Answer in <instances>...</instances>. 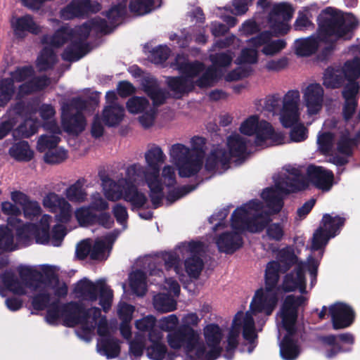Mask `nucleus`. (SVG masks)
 <instances>
[{"mask_svg": "<svg viewBox=\"0 0 360 360\" xmlns=\"http://www.w3.org/2000/svg\"><path fill=\"white\" fill-rule=\"evenodd\" d=\"M333 326L335 329L344 328L349 326L353 321L354 312L345 304L336 303L330 307Z\"/></svg>", "mask_w": 360, "mask_h": 360, "instance_id": "c85d7f7f", "label": "nucleus"}, {"mask_svg": "<svg viewBox=\"0 0 360 360\" xmlns=\"http://www.w3.org/2000/svg\"><path fill=\"white\" fill-rule=\"evenodd\" d=\"M14 94V86L11 79L0 81V107H4Z\"/></svg>", "mask_w": 360, "mask_h": 360, "instance_id": "3c124183", "label": "nucleus"}, {"mask_svg": "<svg viewBox=\"0 0 360 360\" xmlns=\"http://www.w3.org/2000/svg\"><path fill=\"white\" fill-rule=\"evenodd\" d=\"M11 24L15 34L19 37H22L25 31L33 34H38L41 31L40 27L28 15L13 20Z\"/></svg>", "mask_w": 360, "mask_h": 360, "instance_id": "2f4dec72", "label": "nucleus"}, {"mask_svg": "<svg viewBox=\"0 0 360 360\" xmlns=\"http://www.w3.org/2000/svg\"><path fill=\"white\" fill-rule=\"evenodd\" d=\"M280 265L279 272L286 270L291 264L295 267L292 271L285 275L282 283L284 291L298 290L301 293L305 292L306 281L304 272L308 271L310 276V285L313 287L316 281L317 270L319 262L312 257H309L307 263L298 262L297 257L288 250L280 252L279 261H275Z\"/></svg>", "mask_w": 360, "mask_h": 360, "instance_id": "ddd939ff", "label": "nucleus"}, {"mask_svg": "<svg viewBox=\"0 0 360 360\" xmlns=\"http://www.w3.org/2000/svg\"><path fill=\"white\" fill-rule=\"evenodd\" d=\"M39 112L41 118L46 122L44 128L53 127L54 133H59L60 128L56 125L53 120L55 115V110L53 106L49 104H43L39 108Z\"/></svg>", "mask_w": 360, "mask_h": 360, "instance_id": "a18cd8bd", "label": "nucleus"}, {"mask_svg": "<svg viewBox=\"0 0 360 360\" xmlns=\"http://www.w3.org/2000/svg\"><path fill=\"white\" fill-rule=\"evenodd\" d=\"M280 265L276 262L268 263L265 273V287L257 290L248 311H238L233 319L227 338L226 349L231 352L238 345L242 330L244 339L251 345L257 338L267 319L276 307L279 288L277 283Z\"/></svg>", "mask_w": 360, "mask_h": 360, "instance_id": "7ed1b4c3", "label": "nucleus"}, {"mask_svg": "<svg viewBox=\"0 0 360 360\" xmlns=\"http://www.w3.org/2000/svg\"><path fill=\"white\" fill-rule=\"evenodd\" d=\"M13 235L8 226L0 227V254L6 251H12L16 248Z\"/></svg>", "mask_w": 360, "mask_h": 360, "instance_id": "c03bdc74", "label": "nucleus"}, {"mask_svg": "<svg viewBox=\"0 0 360 360\" xmlns=\"http://www.w3.org/2000/svg\"><path fill=\"white\" fill-rule=\"evenodd\" d=\"M8 153L11 157L19 162H28L34 157V151L25 141L13 144L10 148Z\"/></svg>", "mask_w": 360, "mask_h": 360, "instance_id": "f704fd0d", "label": "nucleus"}, {"mask_svg": "<svg viewBox=\"0 0 360 360\" xmlns=\"http://www.w3.org/2000/svg\"><path fill=\"white\" fill-rule=\"evenodd\" d=\"M86 108L81 99H75L70 105L62 107V124L65 131L72 134L82 132L86 126V121L81 112Z\"/></svg>", "mask_w": 360, "mask_h": 360, "instance_id": "5701e85b", "label": "nucleus"}, {"mask_svg": "<svg viewBox=\"0 0 360 360\" xmlns=\"http://www.w3.org/2000/svg\"><path fill=\"white\" fill-rule=\"evenodd\" d=\"M344 82L342 74L340 70L328 69L323 76V85L327 88L340 87Z\"/></svg>", "mask_w": 360, "mask_h": 360, "instance_id": "49530a36", "label": "nucleus"}, {"mask_svg": "<svg viewBox=\"0 0 360 360\" xmlns=\"http://www.w3.org/2000/svg\"><path fill=\"white\" fill-rule=\"evenodd\" d=\"M166 158L161 147L153 144L148 146L144 153L146 166L134 163L126 168L128 179H143L146 184L154 207L162 205L165 198L171 204L193 189L186 186L174 188L176 182L175 168L170 165H165L160 168Z\"/></svg>", "mask_w": 360, "mask_h": 360, "instance_id": "20e7f679", "label": "nucleus"}, {"mask_svg": "<svg viewBox=\"0 0 360 360\" xmlns=\"http://www.w3.org/2000/svg\"><path fill=\"white\" fill-rule=\"evenodd\" d=\"M359 86L357 82L348 84L343 92V96L345 99V103L343 107V116L345 120L342 122V128L344 129L348 122V120L353 115L356 108V101L355 96L358 94Z\"/></svg>", "mask_w": 360, "mask_h": 360, "instance_id": "7c9ffc66", "label": "nucleus"}, {"mask_svg": "<svg viewBox=\"0 0 360 360\" xmlns=\"http://www.w3.org/2000/svg\"><path fill=\"white\" fill-rule=\"evenodd\" d=\"M318 149L323 154H328L334 146L335 138L333 134L327 131H321L317 135Z\"/></svg>", "mask_w": 360, "mask_h": 360, "instance_id": "37998d69", "label": "nucleus"}, {"mask_svg": "<svg viewBox=\"0 0 360 360\" xmlns=\"http://www.w3.org/2000/svg\"><path fill=\"white\" fill-rule=\"evenodd\" d=\"M274 187L267 188L262 193L268 210L258 200H251L235 210L231 217V228L234 231L224 232L216 240L220 252L229 254L239 249L243 245L240 232L263 230L270 221V215L281 210L283 195L302 190L307 186L300 169L292 166L284 167L274 177Z\"/></svg>", "mask_w": 360, "mask_h": 360, "instance_id": "f03ea898", "label": "nucleus"}, {"mask_svg": "<svg viewBox=\"0 0 360 360\" xmlns=\"http://www.w3.org/2000/svg\"><path fill=\"white\" fill-rule=\"evenodd\" d=\"M75 217L81 226H87L96 221V216L88 207H81L75 212Z\"/></svg>", "mask_w": 360, "mask_h": 360, "instance_id": "603ef678", "label": "nucleus"}, {"mask_svg": "<svg viewBox=\"0 0 360 360\" xmlns=\"http://www.w3.org/2000/svg\"><path fill=\"white\" fill-rule=\"evenodd\" d=\"M1 279L4 285L15 294L35 292L37 295L33 298L32 305L36 309H47L46 320L49 324L56 325L63 321L67 326H79L82 331H77V335L86 341L91 339L97 326L100 336L97 352L108 359L119 355L118 341L112 337L105 317L101 316L98 308L93 306L98 300L104 311L111 307L113 292L104 279L95 283L86 278L80 280L75 284L73 291L79 303L70 302L62 307L58 305V298L67 294L68 288L53 274L43 276L35 274L30 267H20L19 278L6 274Z\"/></svg>", "mask_w": 360, "mask_h": 360, "instance_id": "f257e3e1", "label": "nucleus"}, {"mask_svg": "<svg viewBox=\"0 0 360 360\" xmlns=\"http://www.w3.org/2000/svg\"><path fill=\"white\" fill-rule=\"evenodd\" d=\"M141 84L144 91L153 100V105H151L144 97L133 96L127 101L126 107L129 112L134 115L139 114L140 124L144 128H148L154 124L155 119V105L162 104L167 98V94L159 87L157 80L152 76L143 77Z\"/></svg>", "mask_w": 360, "mask_h": 360, "instance_id": "4468645a", "label": "nucleus"}, {"mask_svg": "<svg viewBox=\"0 0 360 360\" xmlns=\"http://www.w3.org/2000/svg\"><path fill=\"white\" fill-rule=\"evenodd\" d=\"M65 198L55 193H49L43 199V205L52 212H56L58 207Z\"/></svg>", "mask_w": 360, "mask_h": 360, "instance_id": "5fc2aeb1", "label": "nucleus"}, {"mask_svg": "<svg viewBox=\"0 0 360 360\" xmlns=\"http://www.w3.org/2000/svg\"><path fill=\"white\" fill-rule=\"evenodd\" d=\"M249 141L238 133H233L226 138L225 146L214 147L207 155L205 167L212 174H221L226 171L233 162L240 164L248 156Z\"/></svg>", "mask_w": 360, "mask_h": 360, "instance_id": "f8f14e48", "label": "nucleus"}, {"mask_svg": "<svg viewBox=\"0 0 360 360\" xmlns=\"http://www.w3.org/2000/svg\"><path fill=\"white\" fill-rule=\"evenodd\" d=\"M84 184L85 180L80 179L71 184L64 192L65 197L73 202H82L85 201L87 193L84 188Z\"/></svg>", "mask_w": 360, "mask_h": 360, "instance_id": "c9c22d12", "label": "nucleus"}, {"mask_svg": "<svg viewBox=\"0 0 360 360\" xmlns=\"http://www.w3.org/2000/svg\"><path fill=\"white\" fill-rule=\"evenodd\" d=\"M129 285L133 292L143 296L146 291V276L141 271H135L129 275Z\"/></svg>", "mask_w": 360, "mask_h": 360, "instance_id": "ea45409f", "label": "nucleus"}, {"mask_svg": "<svg viewBox=\"0 0 360 360\" xmlns=\"http://www.w3.org/2000/svg\"><path fill=\"white\" fill-rule=\"evenodd\" d=\"M284 227L279 223H273L266 226V236L269 240H281L284 236Z\"/></svg>", "mask_w": 360, "mask_h": 360, "instance_id": "6e6d98bb", "label": "nucleus"}, {"mask_svg": "<svg viewBox=\"0 0 360 360\" xmlns=\"http://www.w3.org/2000/svg\"><path fill=\"white\" fill-rule=\"evenodd\" d=\"M200 320L201 319L195 313L190 312L184 314L181 319L182 326L178 328L177 330L172 333H169L167 335V340L170 347L173 349H180L181 347H175L172 345L171 338L178 333L184 334L189 329H193V327L197 326L200 322Z\"/></svg>", "mask_w": 360, "mask_h": 360, "instance_id": "72a5a7b5", "label": "nucleus"}, {"mask_svg": "<svg viewBox=\"0 0 360 360\" xmlns=\"http://www.w3.org/2000/svg\"><path fill=\"white\" fill-rule=\"evenodd\" d=\"M344 222L345 219L340 217L324 214L320 227L314 233L311 249L316 250L326 246L329 239L337 235Z\"/></svg>", "mask_w": 360, "mask_h": 360, "instance_id": "b1692460", "label": "nucleus"}, {"mask_svg": "<svg viewBox=\"0 0 360 360\" xmlns=\"http://www.w3.org/2000/svg\"><path fill=\"white\" fill-rule=\"evenodd\" d=\"M135 326L139 331L146 333L148 334V339L150 338V335L152 333H162L156 328L158 326L157 320L152 315H148L136 320Z\"/></svg>", "mask_w": 360, "mask_h": 360, "instance_id": "a19ab883", "label": "nucleus"}, {"mask_svg": "<svg viewBox=\"0 0 360 360\" xmlns=\"http://www.w3.org/2000/svg\"><path fill=\"white\" fill-rule=\"evenodd\" d=\"M357 25L358 21L352 14L342 15L328 8L319 15L316 35L295 41V53L300 56H308L323 45L324 49H328L338 39H350L352 30Z\"/></svg>", "mask_w": 360, "mask_h": 360, "instance_id": "39448f33", "label": "nucleus"}, {"mask_svg": "<svg viewBox=\"0 0 360 360\" xmlns=\"http://www.w3.org/2000/svg\"><path fill=\"white\" fill-rule=\"evenodd\" d=\"M205 143L203 138L197 136L191 140V148L181 143H176L170 146L169 158L176 166L180 176L190 177L201 169Z\"/></svg>", "mask_w": 360, "mask_h": 360, "instance_id": "2eb2a0df", "label": "nucleus"}, {"mask_svg": "<svg viewBox=\"0 0 360 360\" xmlns=\"http://www.w3.org/2000/svg\"><path fill=\"white\" fill-rule=\"evenodd\" d=\"M118 233L117 231L111 233L103 239H97L94 244L90 239L84 240L77 246L76 254L77 257L84 259L89 255L92 259H105Z\"/></svg>", "mask_w": 360, "mask_h": 360, "instance_id": "aec40b11", "label": "nucleus"}, {"mask_svg": "<svg viewBox=\"0 0 360 360\" xmlns=\"http://www.w3.org/2000/svg\"><path fill=\"white\" fill-rule=\"evenodd\" d=\"M33 70L31 67H25L17 69L11 73V79L13 84L20 82H25L19 88V96L30 94L43 88L49 84V80L46 77L32 78Z\"/></svg>", "mask_w": 360, "mask_h": 360, "instance_id": "393cba45", "label": "nucleus"}, {"mask_svg": "<svg viewBox=\"0 0 360 360\" xmlns=\"http://www.w3.org/2000/svg\"><path fill=\"white\" fill-rule=\"evenodd\" d=\"M163 289L168 291L169 295L178 296L180 292V285L174 278H168L165 281Z\"/></svg>", "mask_w": 360, "mask_h": 360, "instance_id": "338daca9", "label": "nucleus"}, {"mask_svg": "<svg viewBox=\"0 0 360 360\" xmlns=\"http://www.w3.org/2000/svg\"><path fill=\"white\" fill-rule=\"evenodd\" d=\"M307 177L314 186L323 191H329L333 184V172L320 166H309Z\"/></svg>", "mask_w": 360, "mask_h": 360, "instance_id": "cd10ccee", "label": "nucleus"}, {"mask_svg": "<svg viewBox=\"0 0 360 360\" xmlns=\"http://www.w3.org/2000/svg\"><path fill=\"white\" fill-rule=\"evenodd\" d=\"M112 213L116 218L117 221L122 224L123 226V229H125L127 227L126 222L128 218L126 207L121 204H117L112 208Z\"/></svg>", "mask_w": 360, "mask_h": 360, "instance_id": "680f3d73", "label": "nucleus"}, {"mask_svg": "<svg viewBox=\"0 0 360 360\" xmlns=\"http://www.w3.org/2000/svg\"><path fill=\"white\" fill-rule=\"evenodd\" d=\"M293 10L287 4L274 6L269 15L270 27L276 34H283L289 30L288 21L292 18Z\"/></svg>", "mask_w": 360, "mask_h": 360, "instance_id": "a878e982", "label": "nucleus"}, {"mask_svg": "<svg viewBox=\"0 0 360 360\" xmlns=\"http://www.w3.org/2000/svg\"><path fill=\"white\" fill-rule=\"evenodd\" d=\"M302 101L305 108L304 115L309 118H315L322 112L325 103V91L317 82L309 83L301 89Z\"/></svg>", "mask_w": 360, "mask_h": 360, "instance_id": "412c9836", "label": "nucleus"}, {"mask_svg": "<svg viewBox=\"0 0 360 360\" xmlns=\"http://www.w3.org/2000/svg\"><path fill=\"white\" fill-rule=\"evenodd\" d=\"M288 58L283 57L276 60H269L265 64V68L269 71H279L288 65Z\"/></svg>", "mask_w": 360, "mask_h": 360, "instance_id": "0e129e2a", "label": "nucleus"}, {"mask_svg": "<svg viewBox=\"0 0 360 360\" xmlns=\"http://www.w3.org/2000/svg\"><path fill=\"white\" fill-rule=\"evenodd\" d=\"M305 302L302 296H287L277 314L278 337L283 335L280 343V354L284 360H295L300 353L298 344L292 338L295 332L297 309Z\"/></svg>", "mask_w": 360, "mask_h": 360, "instance_id": "9b49d317", "label": "nucleus"}, {"mask_svg": "<svg viewBox=\"0 0 360 360\" xmlns=\"http://www.w3.org/2000/svg\"><path fill=\"white\" fill-rule=\"evenodd\" d=\"M258 49L250 45L249 40L248 46L242 49L240 55L236 59V63L239 65L256 63L258 59Z\"/></svg>", "mask_w": 360, "mask_h": 360, "instance_id": "de8ad7c7", "label": "nucleus"}, {"mask_svg": "<svg viewBox=\"0 0 360 360\" xmlns=\"http://www.w3.org/2000/svg\"><path fill=\"white\" fill-rule=\"evenodd\" d=\"M39 126V122L37 120H34L32 117H30L19 126L17 131L22 136L28 138L37 132Z\"/></svg>", "mask_w": 360, "mask_h": 360, "instance_id": "864d4df0", "label": "nucleus"}, {"mask_svg": "<svg viewBox=\"0 0 360 360\" xmlns=\"http://www.w3.org/2000/svg\"><path fill=\"white\" fill-rule=\"evenodd\" d=\"M46 131H49V134L42 135L39 137L37 142V148L41 152H45L49 150L51 148H55L60 141V138L58 136V134H60V131L59 133H54L53 127L51 129L45 128Z\"/></svg>", "mask_w": 360, "mask_h": 360, "instance_id": "4c0bfd02", "label": "nucleus"}, {"mask_svg": "<svg viewBox=\"0 0 360 360\" xmlns=\"http://www.w3.org/2000/svg\"><path fill=\"white\" fill-rule=\"evenodd\" d=\"M91 207L98 211H102L108 208V203L101 197L98 193L91 195Z\"/></svg>", "mask_w": 360, "mask_h": 360, "instance_id": "69168bd1", "label": "nucleus"}, {"mask_svg": "<svg viewBox=\"0 0 360 360\" xmlns=\"http://www.w3.org/2000/svg\"><path fill=\"white\" fill-rule=\"evenodd\" d=\"M238 129L241 134L252 136L254 144L258 147L278 146L285 141L283 133L275 129L270 122L257 115H251L244 119Z\"/></svg>", "mask_w": 360, "mask_h": 360, "instance_id": "dca6fc26", "label": "nucleus"}, {"mask_svg": "<svg viewBox=\"0 0 360 360\" xmlns=\"http://www.w3.org/2000/svg\"><path fill=\"white\" fill-rule=\"evenodd\" d=\"M100 9L98 4L91 5L89 0H74L60 11V15L62 18L68 20L87 11L97 12Z\"/></svg>", "mask_w": 360, "mask_h": 360, "instance_id": "c756f323", "label": "nucleus"}, {"mask_svg": "<svg viewBox=\"0 0 360 360\" xmlns=\"http://www.w3.org/2000/svg\"><path fill=\"white\" fill-rule=\"evenodd\" d=\"M233 56L231 52L210 55L212 65L199 77L200 73L204 70V65L200 62L190 63L184 55H177L172 66L178 70L181 76L169 78L168 85L176 94L190 91L195 85L200 87L210 86L217 78L222 75L223 70L231 64Z\"/></svg>", "mask_w": 360, "mask_h": 360, "instance_id": "423d86ee", "label": "nucleus"}, {"mask_svg": "<svg viewBox=\"0 0 360 360\" xmlns=\"http://www.w3.org/2000/svg\"><path fill=\"white\" fill-rule=\"evenodd\" d=\"M124 117V109L119 104L106 105L103 111V119L105 124L114 127L119 124Z\"/></svg>", "mask_w": 360, "mask_h": 360, "instance_id": "473e14b6", "label": "nucleus"}, {"mask_svg": "<svg viewBox=\"0 0 360 360\" xmlns=\"http://www.w3.org/2000/svg\"><path fill=\"white\" fill-rule=\"evenodd\" d=\"M58 213L56 215V219L62 223L68 222L72 214L71 205L64 199L58 207Z\"/></svg>", "mask_w": 360, "mask_h": 360, "instance_id": "4d7b16f0", "label": "nucleus"}, {"mask_svg": "<svg viewBox=\"0 0 360 360\" xmlns=\"http://www.w3.org/2000/svg\"><path fill=\"white\" fill-rule=\"evenodd\" d=\"M229 330L230 329L228 333ZM228 335L229 334L226 339ZM203 337L205 345L201 341L198 330L189 329L186 333L173 335L171 343L175 347H184L186 352L184 360H215L221 355L224 344V357L227 359H232L237 347L231 352L227 351V340L226 342L223 341L224 330L217 324L210 323L205 326L203 328Z\"/></svg>", "mask_w": 360, "mask_h": 360, "instance_id": "6e6552de", "label": "nucleus"}, {"mask_svg": "<svg viewBox=\"0 0 360 360\" xmlns=\"http://www.w3.org/2000/svg\"><path fill=\"white\" fill-rule=\"evenodd\" d=\"M205 248L200 242L184 243L174 252H164L161 259L167 270L174 269L179 280L183 281L186 275L197 278L203 268L201 259Z\"/></svg>", "mask_w": 360, "mask_h": 360, "instance_id": "9d476101", "label": "nucleus"}, {"mask_svg": "<svg viewBox=\"0 0 360 360\" xmlns=\"http://www.w3.org/2000/svg\"><path fill=\"white\" fill-rule=\"evenodd\" d=\"M250 45L261 49V52L266 56H273L279 53L286 46L283 39L274 38L269 32H264L259 36L250 39Z\"/></svg>", "mask_w": 360, "mask_h": 360, "instance_id": "bb28decb", "label": "nucleus"}, {"mask_svg": "<svg viewBox=\"0 0 360 360\" xmlns=\"http://www.w3.org/2000/svg\"><path fill=\"white\" fill-rule=\"evenodd\" d=\"M1 207L4 214L10 216L8 219V224L16 229L19 245H28L34 239L36 243L40 244L50 243L56 247L60 245L65 235V229L62 225H56L51 234L49 226L51 217L50 215L44 214L37 226L30 224L21 226V221L17 219V217L21 214L20 207L14 202L4 201L1 204Z\"/></svg>", "mask_w": 360, "mask_h": 360, "instance_id": "1a4fd4ad", "label": "nucleus"}, {"mask_svg": "<svg viewBox=\"0 0 360 360\" xmlns=\"http://www.w3.org/2000/svg\"><path fill=\"white\" fill-rule=\"evenodd\" d=\"M323 127L325 130H336L337 150L341 154L350 155L354 146L360 141V130L353 136L350 132V129L352 127L351 123H347L343 129L342 122H340L335 117H330L325 120Z\"/></svg>", "mask_w": 360, "mask_h": 360, "instance_id": "4be33fe9", "label": "nucleus"}, {"mask_svg": "<svg viewBox=\"0 0 360 360\" xmlns=\"http://www.w3.org/2000/svg\"><path fill=\"white\" fill-rule=\"evenodd\" d=\"M179 323V320L176 314H170L157 321V326L160 329L159 330L167 332L169 334L178 330L176 328Z\"/></svg>", "mask_w": 360, "mask_h": 360, "instance_id": "09e8293b", "label": "nucleus"}, {"mask_svg": "<svg viewBox=\"0 0 360 360\" xmlns=\"http://www.w3.org/2000/svg\"><path fill=\"white\" fill-rule=\"evenodd\" d=\"M126 10V1L123 4L112 7L107 13V18L110 23L115 24L124 14Z\"/></svg>", "mask_w": 360, "mask_h": 360, "instance_id": "bf43d9fd", "label": "nucleus"}, {"mask_svg": "<svg viewBox=\"0 0 360 360\" xmlns=\"http://www.w3.org/2000/svg\"><path fill=\"white\" fill-rule=\"evenodd\" d=\"M138 180H129L125 174L124 178L120 179L117 182L105 177L102 179V186L105 196L112 201L120 199L129 202L134 207L139 208L145 206L148 202L146 195L138 191L134 184Z\"/></svg>", "mask_w": 360, "mask_h": 360, "instance_id": "a211bd4d", "label": "nucleus"}, {"mask_svg": "<svg viewBox=\"0 0 360 360\" xmlns=\"http://www.w3.org/2000/svg\"><path fill=\"white\" fill-rule=\"evenodd\" d=\"M340 71L349 82V84L356 82L354 80L360 76V58L355 57L353 60L347 61Z\"/></svg>", "mask_w": 360, "mask_h": 360, "instance_id": "58836bf2", "label": "nucleus"}, {"mask_svg": "<svg viewBox=\"0 0 360 360\" xmlns=\"http://www.w3.org/2000/svg\"><path fill=\"white\" fill-rule=\"evenodd\" d=\"M293 126L295 127L291 129L290 133V140L293 142L304 141L307 138V129L304 124L300 122V120L292 127Z\"/></svg>", "mask_w": 360, "mask_h": 360, "instance_id": "13d9d810", "label": "nucleus"}, {"mask_svg": "<svg viewBox=\"0 0 360 360\" xmlns=\"http://www.w3.org/2000/svg\"><path fill=\"white\" fill-rule=\"evenodd\" d=\"M300 91L290 90L283 97L278 94L266 97L263 108L273 115H278L281 124L284 127L289 128L300 120Z\"/></svg>", "mask_w": 360, "mask_h": 360, "instance_id": "f3484780", "label": "nucleus"}, {"mask_svg": "<svg viewBox=\"0 0 360 360\" xmlns=\"http://www.w3.org/2000/svg\"><path fill=\"white\" fill-rule=\"evenodd\" d=\"M67 158V151L63 148H56V146L46 150L44 160L49 164H58L66 160Z\"/></svg>", "mask_w": 360, "mask_h": 360, "instance_id": "8fccbe9b", "label": "nucleus"}, {"mask_svg": "<svg viewBox=\"0 0 360 360\" xmlns=\"http://www.w3.org/2000/svg\"><path fill=\"white\" fill-rule=\"evenodd\" d=\"M158 6L153 0H131L129 8L134 14L142 15L150 13Z\"/></svg>", "mask_w": 360, "mask_h": 360, "instance_id": "79ce46f5", "label": "nucleus"}, {"mask_svg": "<svg viewBox=\"0 0 360 360\" xmlns=\"http://www.w3.org/2000/svg\"><path fill=\"white\" fill-rule=\"evenodd\" d=\"M11 199L18 207L23 209L29 202L30 198L24 193L18 191H14L11 193Z\"/></svg>", "mask_w": 360, "mask_h": 360, "instance_id": "774afa93", "label": "nucleus"}, {"mask_svg": "<svg viewBox=\"0 0 360 360\" xmlns=\"http://www.w3.org/2000/svg\"><path fill=\"white\" fill-rule=\"evenodd\" d=\"M163 333H152L148 342H143L139 336L130 343V352L135 357L143 354V349L146 356L152 360H163L165 358L167 348L164 343Z\"/></svg>", "mask_w": 360, "mask_h": 360, "instance_id": "6ab92c4d", "label": "nucleus"}, {"mask_svg": "<svg viewBox=\"0 0 360 360\" xmlns=\"http://www.w3.org/2000/svg\"><path fill=\"white\" fill-rule=\"evenodd\" d=\"M154 308L162 313L170 312L176 310V302L172 295L165 293H159L153 297Z\"/></svg>", "mask_w": 360, "mask_h": 360, "instance_id": "e433bc0d", "label": "nucleus"}, {"mask_svg": "<svg viewBox=\"0 0 360 360\" xmlns=\"http://www.w3.org/2000/svg\"><path fill=\"white\" fill-rule=\"evenodd\" d=\"M24 214L27 218L32 219L40 214L41 212L39 204L36 201H31L30 200L22 209Z\"/></svg>", "mask_w": 360, "mask_h": 360, "instance_id": "e2e57ef3", "label": "nucleus"}, {"mask_svg": "<svg viewBox=\"0 0 360 360\" xmlns=\"http://www.w3.org/2000/svg\"><path fill=\"white\" fill-rule=\"evenodd\" d=\"M134 307L124 302H120L117 306V314L123 322H130Z\"/></svg>", "mask_w": 360, "mask_h": 360, "instance_id": "052dcab7", "label": "nucleus"}, {"mask_svg": "<svg viewBox=\"0 0 360 360\" xmlns=\"http://www.w3.org/2000/svg\"><path fill=\"white\" fill-rule=\"evenodd\" d=\"M103 24V22L94 20L74 30L63 27L52 37H44L42 43L44 47L37 58V68L41 71L51 68L56 62V56L53 49L62 46L69 39L71 44L63 53V58L69 61L80 59L87 52L84 40L89 36L90 31L92 29L102 30Z\"/></svg>", "mask_w": 360, "mask_h": 360, "instance_id": "0eeeda50", "label": "nucleus"}]
</instances>
